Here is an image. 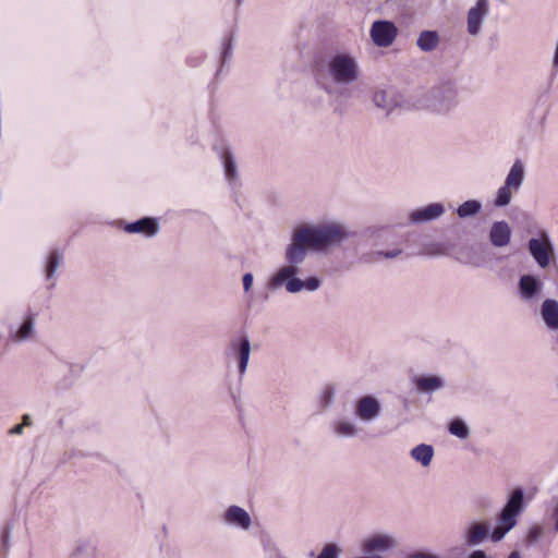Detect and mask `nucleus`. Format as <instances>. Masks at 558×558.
Instances as JSON below:
<instances>
[{"label":"nucleus","instance_id":"nucleus-18","mask_svg":"<svg viewBox=\"0 0 558 558\" xmlns=\"http://www.w3.org/2000/svg\"><path fill=\"white\" fill-rule=\"evenodd\" d=\"M396 546V541L388 534H374L366 538L362 545V551H388Z\"/></svg>","mask_w":558,"mask_h":558},{"label":"nucleus","instance_id":"nucleus-2","mask_svg":"<svg viewBox=\"0 0 558 558\" xmlns=\"http://www.w3.org/2000/svg\"><path fill=\"white\" fill-rule=\"evenodd\" d=\"M525 492L522 487H515L509 494L506 504L497 515L494 529L488 520H473L462 531L464 545L475 548L487 541L501 542L512 531L518 519L525 509Z\"/></svg>","mask_w":558,"mask_h":558},{"label":"nucleus","instance_id":"nucleus-8","mask_svg":"<svg viewBox=\"0 0 558 558\" xmlns=\"http://www.w3.org/2000/svg\"><path fill=\"white\" fill-rule=\"evenodd\" d=\"M527 250L539 268L549 267L555 257V248L547 231H539L537 238H531L527 242Z\"/></svg>","mask_w":558,"mask_h":558},{"label":"nucleus","instance_id":"nucleus-12","mask_svg":"<svg viewBox=\"0 0 558 558\" xmlns=\"http://www.w3.org/2000/svg\"><path fill=\"white\" fill-rule=\"evenodd\" d=\"M489 14V0H476L471 7L466 15L468 33L471 36H478L485 19Z\"/></svg>","mask_w":558,"mask_h":558},{"label":"nucleus","instance_id":"nucleus-10","mask_svg":"<svg viewBox=\"0 0 558 558\" xmlns=\"http://www.w3.org/2000/svg\"><path fill=\"white\" fill-rule=\"evenodd\" d=\"M369 35L377 47L386 48L393 44L398 35V27L391 21L377 20L373 22Z\"/></svg>","mask_w":558,"mask_h":558},{"label":"nucleus","instance_id":"nucleus-11","mask_svg":"<svg viewBox=\"0 0 558 558\" xmlns=\"http://www.w3.org/2000/svg\"><path fill=\"white\" fill-rule=\"evenodd\" d=\"M380 414L381 404L372 395L362 396L354 403V415L363 423H371L378 418Z\"/></svg>","mask_w":558,"mask_h":558},{"label":"nucleus","instance_id":"nucleus-47","mask_svg":"<svg viewBox=\"0 0 558 558\" xmlns=\"http://www.w3.org/2000/svg\"><path fill=\"white\" fill-rule=\"evenodd\" d=\"M306 279L314 280V279H318V278H317V277H315V276H310V277H307Z\"/></svg>","mask_w":558,"mask_h":558},{"label":"nucleus","instance_id":"nucleus-22","mask_svg":"<svg viewBox=\"0 0 558 558\" xmlns=\"http://www.w3.org/2000/svg\"><path fill=\"white\" fill-rule=\"evenodd\" d=\"M332 430L340 438H354L360 434L357 425L348 418L336 421L332 425Z\"/></svg>","mask_w":558,"mask_h":558},{"label":"nucleus","instance_id":"nucleus-9","mask_svg":"<svg viewBox=\"0 0 558 558\" xmlns=\"http://www.w3.org/2000/svg\"><path fill=\"white\" fill-rule=\"evenodd\" d=\"M36 318L37 314L28 310L20 322L10 323L8 326L7 345H10V343L20 344L33 340L36 336Z\"/></svg>","mask_w":558,"mask_h":558},{"label":"nucleus","instance_id":"nucleus-37","mask_svg":"<svg viewBox=\"0 0 558 558\" xmlns=\"http://www.w3.org/2000/svg\"><path fill=\"white\" fill-rule=\"evenodd\" d=\"M466 558H493V557L488 556L485 550L475 548L469 553Z\"/></svg>","mask_w":558,"mask_h":558},{"label":"nucleus","instance_id":"nucleus-16","mask_svg":"<svg viewBox=\"0 0 558 558\" xmlns=\"http://www.w3.org/2000/svg\"><path fill=\"white\" fill-rule=\"evenodd\" d=\"M124 231L128 233H140L150 238L158 233L159 223L156 218L143 217L136 221L126 223Z\"/></svg>","mask_w":558,"mask_h":558},{"label":"nucleus","instance_id":"nucleus-20","mask_svg":"<svg viewBox=\"0 0 558 558\" xmlns=\"http://www.w3.org/2000/svg\"><path fill=\"white\" fill-rule=\"evenodd\" d=\"M440 36L437 31H422L416 39L417 48L423 52H432L438 48Z\"/></svg>","mask_w":558,"mask_h":558},{"label":"nucleus","instance_id":"nucleus-41","mask_svg":"<svg viewBox=\"0 0 558 558\" xmlns=\"http://www.w3.org/2000/svg\"><path fill=\"white\" fill-rule=\"evenodd\" d=\"M363 556L356 557V558H384L381 555L376 554L375 551H363Z\"/></svg>","mask_w":558,"mask_h":558},{"label":"nucleus","instance_id":"nucleus-24","mask_svg":"<svg viewBox=\"0 0 558 558\" xmlns=\"http://www.w3.org/2000/svg\"><path fill=\"white\" fill-rule=\"evenodd\" d=\"M482 210V203L477 199H469L457 208V215L461 219L474 217Z\"/></svg>","mask_w":558,"mask_h":558},{"label":"nucleus","instance_id":"nucleus-46","mask_svg":"<svg viewBox=\"0 0 558 558\" xmlns=\"http://www.w3.org/2000/svg\"><path fill=\"white\" fill-rule=\"evenodd\" d=\"M274 558H287L286 556H283L281 553H276L275 557Z\"/></svg>","mask_w":558,"mask_h":558},{"label":"nucleus","instance_id":"nucleus-31","mask_svg":"<svg viewBox=\"0 0 558 558\" xmlns=\"http://www.w3.org/2000/svg\"><path fill=\"white\" fill-rule=\"evenodd\" d=\"M60 260H61V256L59 255V253L52 252L49 255L48 260H47V265H46V275H47L48 279L53 277L57 268L60 265Z\"/></svg>","mask_w":558,"mask_h":558},{"label":"nucleus","instance_id":"nucleus-26","mask_svg":"<svg viewBox=\"0 0 558 558\" xmlns=\"http://www.w3.org/2000/svg\"><path fill=\"white\" fill-rule=\"evenodd\" d=\"M448 432L460 439H466L470 436L468 424L460 417H454L449 422Z\"/></svg>","mask_w":558,"mask_h":558},{"label":"nucleus","instance_id":"nucleus-17","mask_svg":"<svg viewBox=\"0 0 558 558\" xmlns=\"http://www.w3.org/2000/svg\"><path fill=\"white\" fill-rule=\"evenodd\" d=\"M511 228L505 220L495 221L489 230V241L495 247H504L510 243Z\"/></svg>","mask_w":558,"mask_h":558},{"label":"nucleus","instance_id":"nucleus-27","mask_svg":"<svg viewBox=\"0 0 558 558\" xmlns=\"http://www.w3.org/2000/svg\"><path fill=\"white\" fill-rule=\"evenodd\" d=\"M373 101L377 108L387 110L388 112L395 107L393 98L386 90H376L373 96Z\"/></svg>","mask_w":558,"mask_h":558},{"label":"nucleus","instance_id":"nucleus-15","mask_svg":"<svg viewBox=\"0 0 558 558\" xmlns=\"http://www.w3.org/2000/svg\"><path fill=\"white\" fill-rule=\"evenodd\" d=\"M413 384L420 393H433L445 387V379L435 374H423L414 376Z\"/></svg>","mask_w":558,"mask_h":558},{"label":"nucleus","instance_id":"nucleus-3","mask_svg":"<svg viewBox=\"0 0 558 558\" xmlns=\"http://www.w3.org/2000/svg\"><path fill=\"white\" fill-rule=\"evenodd\" d=\"M317 88L331 99L350 98L349 86L361 76V68L355 57L345 51L330 54L313 70Z\"/></svg>","mask_w":558,"mask_h":558},{"label":"nucleus","instance_id":"nucleus-44","mask_svg":"<svg viewBox=\"0 0 558 558\" xmlns=\"http://www.w3.org/2000/svg\"><path fill=\"white\" fill-rule=\"evenodd\" d=\"M241 279H254V276H253V274H251V272H246V274H244V275L242 276V278H241Z\"/></svg>","mask_w":558,"mask_h":558},{"label":"nucleus","instance_id":"nucleus-39","mask_svg":"<svg viewBox=\"0 0 558 558\" xmlns=\"http://www.w3.org/2000/svg\"><path fill=\"white\" fill-rule=\"evenodd\" d=\"M379 256H383L385 258H395L397 257L399 254H401V250L399 248H393V250H389V251H380L377 253Z\"/></svg>","mask_w":558,"mask_h":558},{"label":"nucleus","instance_id":"nucleus-25","mask_svg":"<svg viewBox=\"0 0 558 558\" xmlns=\"http://www.w3.org/2000/svg\"><path fill=\"white\" fill-rule=\"evenodd\" d=\"M221 159L226 179L229 181V183H233L238 178V169L234 157L229 150H226L222 154Z\"/></svg>","mask_w":558,"mask_h":558},{"label":"nucleus","instance_id":"nucleus-43","mask_svg":"<svg viewBox=\"0 0 558 558\" xmlns=\"http://www.w3.org/2000/svg\"><path fill=\"white\" fill-rule=\"evenodd\" d=\"M507 558H522V556H521L520 551H518V550H513V551H511V553L507 556Z\"/></svg>","mask_w":558,"mask_h":558},{"label":"nucleus","instance_id":"nucleus-6","mask_svg":"<svg viewBox=\"0 0 558 558\" xmlns=\"http://www.w3.org/2000/svg\"><path fill=\"white\" fill-rule=\"evenodd\" d=\"M245 294H250L251 299H267L266 289L276 290L280 287H284L290 293H298L303 290L314 292L320 288L322 281H267L263 283L260 288L254 289L252 287L254 281H242Z\"/></svg>","mask_w":558,"mask_h":558},{"label":"nucleus","instance_id":"nucleus-32","mask_svg":"<svg viewBox=\"0 0 558 558\" xmlns=\"http://www.w3.org/2000/svg\"><path fill=\"white\" fill-rule=\"evenodd\" d=\"M544 530L541 525L534 524L532 525L525 536V542L529 546L536 544L539 538L543 536Z\"/></svg>","mask_w":558,"mask_h":558},{"label":"nucleus","instance_id":"nucleus-40","mask_svg":"<svg viewBox=\"0 0 558 558\" xmlns=\"http://www.w3.org/2000/svg\"><path fill=\"white\" fill-rule=\"evenodd\" d=\"M24 430V424H16L9 430L10 435H21Z\"/></svg>","mask_w":558,"mask_h":558},{"label":"nucleus","instance_id":"nucleus-38","mask_svg":"<svg viewBox=\"0 0 558 558\" xmlns=\"http://www.w3.org/2000/svg\"><path fill=\"white\" fill-rule=\"evenodd\" d=\"M407 558H439L437 555L426 551L411 553Z\"/></svg>","mask_w":558,"mask_h":558},{"label":"nucleus","instance_id":"nucleus-33","mask_svg":"<svg viewBox=\"0 0 558 558\" xmlns=\"http://www.w3.org/2000/svg\"><path fill=\"white\" fill-rule=\"evenodd\" d=\"M341 549L333 543L326 544L317 558H339Z\"/></svg>","mask_w":558,"mask_h":558},{"label":"nucleus","instance_id":"nucleus-14","mask_svg":"<svg viewBox=\"0 0 558 558\" xmlns=\"http://www.w3.org/2000/svg\"><path fill=\"white\" fill-rule=\"evenodd\" d=\"M225 523L242 529L250 530L252 526V519L250 513L242 507L232 505L227 508L223 513Z\"/></svg>","mask_w":558,"mask_h":558},{"label":"nucleus","instance_id":"nucleus-5","mask_svg":"<svg viewBox=\"0 0 558 558\" xmlns=\"http://www.w3.org/2000/svg\"><path fill=\"white\" fill-rule=\"evenodd\" d=\"M525 179V165L521 159H515L506 175L504 184L497 190L494 206L504 208L510 205L513 194L518 193Z\"/></svg>","mask_w":558,"mask_h":558},{"label":"nucleus","instance_id":"nucleus-42","mask_svg":"<svg viewBox=\"0 0 558 558\" xmlns=\"http://www.w3.org/2000/svg\"><path fill=\"white\" fill-rule=\"evenodd\" d=\"M22 420H23V422L21 424H24V427L32 425V417L29 414H24Z\"/></svg>","mask_w":558,"mask_h":558},{"label":"nucleus","instance_id":"nucleus-13","mask_svg":"<svg viewBox=\"0 0 558 558\" xmlns=\"http://www.w3.org/2000/svg\"><path fill=\"white\" fill-rule=\"evenodd\" d=\"M446 211L444 204L432 203L426 206L413 209L408 215V223L422 225L440 218Z\"/></svg>","mask_w":558,"mask_h":558},{"label":"nucleus","instance_id":"nucleus-21","mask_svg":"<svg viewBox=\"0 0 558 558\" xmlns=\"http://www.w3.org/2000/svg\"><path fill=\"white\" fill-rule=\"evenodd\" d=\"M543 291V281H519L518 293L525 302L537 300Z\"/></svg>","mask_w":558,"mask_h":558},{"label":"nucleus","instance_id":"nucleus-48","mask_svg":"<svg viewBox=\"0 0 558 558\" xmlns=\"http://www.w3.org/2000/svg\"><path fill=\"white\" fill-rule=\"evenodd\" d=\"M244 0H236L238 5H240Z\"/></svg>","mask_w":558,"mask_h":558},{"label":"nucleus","instance_id":"nucleus-23","mask_svg":"<svg viewBox=\"0 0 558 558\" xmlns=\"http://www.w3.org/2000/svg\"><path fill=\"white\" fill-rule=\"evenodd\" d=\"M434 453L433 446L427 444H420L410 452L411 458L421 463L422 466H428L430 464Z\"/></svg>","mask_w":558,"mask_h":558},{"label":"nucleus","instance_id":"nucleus-29","mask_svg":"<svg viewBox=\"0 0 558 558\" xmlns=\"http://www.w3.org/2000/svg\"><path fill=\"white\" fill-rule=\"evenodd\" d=\"M335 398H336V389L333 386L331 385H328L326 387H324L320 396H319V405L323 410H327L329 409L333 402H335Z\"/></svg>","mask_w":558,"mask_h":558},{"label":"nucleus","instance_id":"nucleus-36","mask_svg":"<svg viewBox=\"0 0 558 558\" xmlns=\"http://www.w3.org/2000/svg\"><path fill=\"white\" fill-rule=\"evenodd\" d=\"M230 397L233 401L234 407L240 411L241 410V395L236 389H229Z\"/></svg>","mask_w":558,"mask_h":558},{"label":"nucleus","instance_id":"nucleus-35","mask_svg":"<svg viewBox=\"0 0 558 558\" xmlns=\"http://www.w3.org/2000/svg\"><path fill=\"white\" fill-rule=\"evenodd\" d=\"M11 531H12V529L9 525H5L4 527H2V538H1V542H2V555L9 548Z\"/></svg>","mask_w":558,"mask_h":558},{"label":"nucleus","instance_id":"nucleus-28","mask_svg":"<svg viewBox=\"0 0 558 558\" xmlns=\"http://www.w3.org/2000/svg\"><path fill=\"white\" fill-rule=\"evenodd\" d=\"M96 547L87 541H81L77 543L74 551V558H95Z\"/></svg>","mask_w":558,"mask_h":558},{"label":"nucleus","instance_id":"nucleus-7","mask_svg":"<svg viewBox=\"0 0 558 558\" xmlns=\"http://www.w3.org/2000/svg\"><path fill=\"white\" fill-rule=\"evenodd\" d=\"M458 104V87L452 82H442L429 92L428 108L434 112L446 114Z\"/></svg>","mask_w":558,"mask_h":558},{"label":"nucleus","instance_id":"nucleus-19","mask_svg":"<svg viewBox=\"0 0 558 558\" xmlns=\"http://www.w3.org/2000/svg\"><path fill=\"white\" fill-rule=\"evenodd\" d=\"M541 317L548 330H558V301L546 299L541 306Z\"/></svg>","mask_w":558,"mask_h":558},{"label":"nucleus","instance_id":"nucleus-4","mask_svg":"<svg viewBox=\"0 0 558 558\" xmlns=\"http://www.w3.org/2000/svg\"><path fill=\"white\" fill-rule=\"evenodd\" d=\"M252 353V343L245 332L232 337L225 348L223 355L227 364H234L239 378L242 379L247 372Z\"/></svg>","mask_w":558,"mask_h":558},{"label":"nucleus","instance_id":"nucleus-30","mask_svg":"<svg viewBox=\"0 0 558 558\" xmlns=\"http://www.w3.org/2000/svg\"><path fill=\"white\" fill-rule=\"evenodd\" d=\"M232 51H233V37L229 36V37L225 38L223 43H222L221 56H220V61H221L220 69L225 65V63H227L231 59Z\"/></svg>","mask_w":558,"mask_h":558},{"label":"nucleus","instance_id":"nucleus-1","mask_svg":"<svg viewBox=\"0 0 558 558\" xmlns=\"http://www.w3.org/2000/svg\"><path fill=\"white\" fill-rule=\"evenodd\" d=\"M352 233L338 222L319 225L302 223L294 228L284 250L287 265L281 266L269 279H299L300 268L310 252L325 253L340 245Z\"/></svg>","mask_w":558,"mask_h":558},{"label":"nucleus","instance_id":"nucleus-34","mask_svg":"<svg viewBox=\"0 0 558 558\" xmlns=\"http://www.w3.org/2000/svg\"><path fill=\"white\" fill-rule=\"evenodd\" d=\"M531 119L534 121L535 126L539 130H543L546 119H547V111H544L541 114H537L535 110L531 113Z\"/></svg>","mask_w":558,"mask_h":558},{"label":"nucleus","instance_id":"nucleus-45","mask_svg":"<svg viewBox=\"0 0 558 558\" xmlns=\"http://www.w3.org/2000/svg\"><path fill=\"white\" fill-rule=\"evenodd\" d=\"M520 279L525 280V279H537V278H536V277H534V276H531V275H522V276L520 277Z\"/></svg>","mask_w":558,"mask_h":558}]
</instances>
